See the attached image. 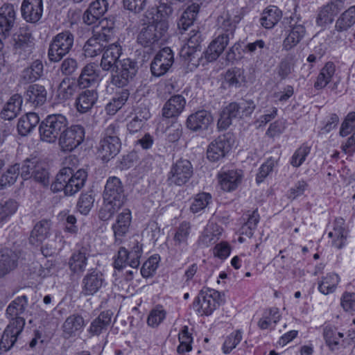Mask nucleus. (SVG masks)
<instances>
[{
	"instance_id": "1",
	"label": "nucleus",
	"mask_w": 355,
	"mask_h": 355,
	"mask_svg": "<svg viewBox=\"0 0 355 355\" xmlns=\"http://www.w3.org/2000/svg\"><path fill=\"white\" fill-rule=\"evenodd\" d=\"M87 177V173L83 169L73 173L71 168H63L52 182L51 189L54 193L64 191L66 196H73L85 185Z\"/></svg>"
},
{
	"instance_id": "2",
	"label": "nucleus",
	"mask_w": 355,
	"mask_h": 355,
	"mask_svg": "<svg viewBox=\"0 0 355 355\" xmlns=\"http://www.w3.org/2000/svg\"><path fill=\"white\" fill-rule=\"evenodd\" d=\"M168 24L164 19L153 21L142 28L137 36V42L144 47L153 49L166 39Z\"/></svg>"
},
{
	"instance_id": "3",
	"label": "nucleus",
	"mask_w": 355,
	"mask_h": 355,
	"mask_svg": "<svg viewBox=\"0 0 355 355\" xmlns=\"http://www.w3.org/2000/svg\"><path fill=\"white\" fill-rule=\"evenodd\" d=\"M68 120L61 114L49 115L40 125L39 132L42 141L53 144L68 127Z\"/></svg>"
},
{
	"instance_id": "4",
	"label": "nucleus",
	"mask_w": 355,
	"mask_h": 355,
	"mask_svg": "<svg viewBox=\"0 0 355 355\" xmlns=\"http://www.w3.org/2000/svg\"><path fill=\"white\" fill-rule=\"evenodd\" d=\"M224 302V295L219 291L211 288H204L195 299L193 306L201 315H210Z\"/></svg>"
},
{
	"instance_id": "5",
	"label": "nucleus",
	"mask_w": 355,
	"mask_h": 355,
	"mask_svg": "<svg viewBox=\"0 0 355 355\" xmlns=\"http://www.w3.org/2000/svg\"><path fill=\"white\" fill-rule=\"evenodd\" d=\"M74 36L69 31L57 34L50 43L48 58L51 62H57L62 59L71 50Z\"/></svg>"
},
{
	"instance_id": "6",
	"label": "nucleus",
	"mask_w": 355,
	"mask_h": 355,
	"mask_svg": "<svg viewBox=\"0 0 355 355\" xmlns=\"http://www.w3.org/2000/svg\"><path fill=\"white\" fill-rule=\"evenodd\" d=\"M193 174L191 163L186 159H180L173 163L167 174L170 185L182 186L187 184Z\"/></svg>"
},
{
	"instance_id": "7",
	"label": "nucleus",
	"mask_w": 355,
	"mask_h": 355,
	"mask_svg": "<svg viewBox=\"0 0 355 355\" xmlns=\"http://www.w3.org/2000/svg\"><path fill=\"white\" fill-rule=\"evenodd\" d=\"M85 129L80 125L67 128L58 138V144L62 151H72L82 144L85 138Z\"/></svg>"
},
{
	"instance_id": "8",
	"label": "nucleus",
	"mask_w": 355,
	"mask_h": 355,
	"mask_svg": "<svg viewBox=\"0 0 355 355\" xmlns=\"http://www.w3.org/2000/svg\"><path fill=\"white\" fill-rule=\"evenodd\" d=\"M105 202L114 203V206L121 207L125 200L124 187L121 180L112 176L106 181L103 192Z\"/></svg>"
},
{
	"instance_id": "9",
	"label": "nucleus",
	"mask_w": 355,
	"mask_h": 355,
	"mask_svg": "<svg viewBox=\"0 0 355 355\" xmlns=\"http://www.w3.org/2000/svg\"><path fill=\"white\" fill-rule=\"evenodd\" d=\"M24 318H17L10 320L5 329L0 340V349L8 351L17 341V337L22 332L25 325Z\"/></svg>"
},
{
	"instance_id": "10",
	"label": "nucleus",
	"mask_w": 355,
	"mask_h": 355,
	"mask_svg": "<svg viewBox=\"0 0 355 355\" xmlns=\"http://www.w3.org/2000/svg\"><path fill=\"white\" fill-rule=\"evenodd\" d=\"M137 71V62L129 59H124L120 62L116 73L112 75V83L118 87H123L128 85L133 78Z\"/></svg>"
},
{
	"instance_id": "11",
	"label": "nucleus",
	"mask_w": 355,
	"mask_h": 355,
	"mask_svg": "<svg viewBox=\"0 0 355 355\" xmlns=\"http://www.w3.org/2000/svg\"><path fill=\"white\" fill-rule=\"evenodd\" d=\"M191 232L189 222L183 221L175 228L173 237L175 255L180 257L188 250L189 239Z\"/></svg>"
},
{
	"instance_id": "12",
	"label": "nucleus",
	"mask_w": 355,
	"mask_h": 355,
	"mask_svg": "<svg viewBox=\"0 0 355 355\" xmlns=\"http://www.w3.org/2000/svg\"><path fill=\"white\" fill-rule=\"evenodd\" d=\"M174 56L172 50L165 47L160 50L155 55L150 64V70L155 76H161L165 74L172 66Z\"/></svg>"
},
{
	"instance_id": "13",
	"label": "nucleus",
	"mask_w": 355,
	"mask_h": 355,
	"mask_svg": "<svg viewBox=\"0 0 355 355\" xmlns=\"http://www.w3.org/2000/svg\"><path fill=\"white\" fill-rule=\"evenodd\" d=\"M219 185L225 191L231 192L236 190L243 178V172L240 169H223L218 173Z\"/></svg>"
},
{
	"instance_id": "14",
	"label": "nucleus",
	"mask_w": 355,
	"mask_h": 355,
	"mask_svg": "<svg viewBox=\"0 0 355 355\" xmlns=\"http://www.w3.org/2000/svg\"><path fill=\"white\" fill-rule=\"evenodd\" d=\"M241 17L234 10H225L218 18V29L221 31L220 36L228 37V40L234 35L236 24Z\"/></svg>"
},
{
	"instance_id": "15",
	"label": "nucleus",
	"mask_w": 355,
	"mask_h": 355,
	"mask_svg": "<svg viewBox=\"0 0 355 355\" xmlns=\"http://www.w3.org/2000/svg\"><path fill=\"white\" fill-rule=\"evenodd\" d=\"M345 8L343 0H334L324 5L318 11L316 23L320 26L331 24L342 10Z\"/></svg>"
},
{
	"instance_id": "16",
	"label": "nucleus",
	"mask_w": 355,
	"mask_h": 355,
	"mask_svg": "<svg viewBox=\"0 0 355 355\" xmlns=\"http://www.w3.org/2000/svg\"><path fill=\"white\" fill-rule=\"evenodd\" d=\"M230 148V142L226 136H219L208 146L207 157L211 162H217L224 157Z\"/></svg>"
},
{
	"instance_id": "17",
	"label": "nucleus",
	"mask_w": 355,
	"mask_h": 355,
	"mask_svg": "<svg viewBox=\"0 0 355 355\" xmlns=\"http://www.w3.org/2000/svg\"><path fill=\"white\" fill-rule=\"evenodd\" d=\"M16 17L14 5L6 3L0 8V37H7L12 28Z\"/></svg>"
},
{
	"instance_id": "18",
	"label": "nucleus",
	"mask_w": 355,
	"mask_h": 355,
	"mask_svg": "<svg viewBox=\"0 0 355 355\" xmlns=\"http://www.w3.org/2000/svg\"><path fill=\"white\" fill-rule=\"evenodd\" d=\"M105 284L103 275L97 270L87 273L82 280V292L85 295H93Z\"/></svg>"
},
{
	"instance_id": "19",
	"label": "nucleus",
	"mask_w": 355,
	"mask_h": 355,
	"mask_svg": "<svg viewBox=\"0 0 355 355\" xmlns=\"http://www.w3.org/2000/svg\"><path fill=\"white\" fill-rule=\"evenodd\" d=\"M132 215L131 211L126 209L120 213L112 225V228L114 232L115 243L119 245L122 243L123 238L130 230Z\"/></svg>"
},
{
	"instance_id": "20",
	"label": "nucleus",
	"mask_w": 355,
	"mask_h": 355,
	"mask_svg": "<svg viewBox=\"0 0 355 355\" xmlns=\"http://www.w3.org/2000/svg\"><path fill=\"white\" fill-rule=\"evenodd\" d=\"M33 46V39L30 32L21 29L13 36V49L15 53L26 57L29 55Z\"/></svg>"
},
{
	"instance_id": "21",
	"label": "nucleus",
	"mask_w": 355,
	"mask_h": 355,
	"mask_svg": "<svg viewBox=\"0 0 355 355\" xmlns=\"http://www.w3.org/2000/svg\"><path fill=\"white\" fill-rule=\"evenodd\" d=\"M108 3L106 0H96L92 2L85 11L83 20L87 25H93L98 21L107 12Z\"/></svg>"
},
{
	"instance_id": "22",
	"label": "nucleus",
	"mask_w": 355,
	"mask_h": 355,
	"mask_svg": "<svg viewBox=\"0 0 355 355\" xmlns=\"http://www.w3.org/2000/svg\"><path fill=\"white\" fill-rule=\"evenodd\" d=\"M21 10V15L26 21L35 23L42 16L43 1L42 0H24Z\"/></svg>"
},
{
	"instance_id": "23",
	"label": "nucleus",
	"mask_w": 355,
	"mask_h": 355,
	"mask_svg": "<svg viewBox=\"0 0 355 355\" xmlns=\"http://www.w3.org/2000/svg\"><path fill=\"white\" fill-rule=\"evenodd\" d=\"M186 100L180 94L172 96L162 107V116L166 119H176L183 112Z\"/></svg>"
},
{
	"instance_id": "24",
	"label": "nucleus",
	"mask_w": 355,
	"mask_h": 355,
	"mask_svg": "<svg viewBox=\"0 0 355 355\" xmlns=\"http://www.w3.org/2000/svg\"><path fill=\"white\" fill-rule=\"evenodd\" d=\"M85 326L83 317L78 313L69 315L62 324V329L64 336L69 338L82 332Z\"/></svg>"
},
{
	"instance_id": "25",
	"label": "nucleus",
	"mask_w": 355,
	"mask_h": 355,
	"mask_svg": "<svg viewBox=\"0 0 355 355\" xmlns=\"http://www.w3.org/2000/svg\"><path fill=\"white\" fill-rule=\"evenodd\" d=\"M98 98L96 89H86L80 92L75 101L76 110L80 114L88 112L94 107Z\"/></svg>"
},
{
	"instance_id": "26",
	"label": "nucleus",
	"mask_w": 355,
	"mask_h": 355,
	"mask_svg": "<svg viewBox=\"0 0 355 355\" xmlns=\"http://www.w3.org/2000/svg\"><path fill=\"white\" fill-rule=\"evenodd\" d=\"M18 259L19 255L15 251L7 248L0 249V278L17 267Z\"/></svg>"
},
{
	"instance_id": "27",
	"label": "nucleus",
	"mask_w": 355,
	"mask_h": 355,
	"mask_svg": "<svg viewBox=\"0 0 355 355\" xmlns=\"http://www.w3.org/2000/svg\"><path fill=\"white\" fill-rule=\"evenodd\" d=\"M223 229L221 226L209 223L199 237L198 243L202 247H209L215 244L221 237Z\"/></svg>"
},
{
	"instance_id": "28",
	"label": "nucleus",
	"mask_w": 355,
	"mask_h": 355,
	"mask_svg": "<svg viewBox=\"0 0 355 355\" xmlns=\"http://www.w3.org/2000/svg\"><path fill=\"white\" fill-rule=\"evenodd\" d=\"M120 148L119 139L112 141L101 139L98 147V155L103 162H108L119 153Z\"/></svg>"
},
{
	"instance_id": "29",
	"label": "nucleus",
	"mask_w": 355,
	"mask_h": 355,
	"mask_svg": "<svg viewBox=\"0 0 355 355\" xmlns=\"http://www.w3.org/2000/svg\"><path fill=\"white\" fill-rule=\"evenodd\" d=\"M211 122V115L203 110L189 115L187 120V125L190 130L197 131L207 129Z\"/></svg>"
},
{
	"instance_id": "30",
	"label": "nucleus",
	"mask_w": 355,
	"mask_h": 355,
	"mask_svg": "<svg viewBox=\"0 0 355 355\" xmlns=\"http://www.w3.org/2000/svg\"><path fill=\"white\" fill-rule=\"evenodd\" d=\"M355 25V5L350 6L337 18L333 34L347 32Z\"/></svg>"
},
{
	"instance_id": "31",
	"label": "nucleus",
	"mask_w": 355,
	"mask_h": 355,
	"mask_svg": "<svg viewBox=\"0 0 355 355\" xmlns=\"http://www.w3.org/2000/svg\"><path fill=\"white\" fill-rule=\"evenodd\" d=\"M112 313L110 311L101 312L99 315L93 320L87 329L91 336H99L105 332L112 322Z\"/></svg>"
},
{
	"instance_id": "32",
	"label": "nucleus",
	"mask_w": 355,
	"mask_h": 355,
	"mask_svg": "<svg viewBox=\"0 0 355 355\" xmlns=\"http://www.w3.org/2000/svg\"><path fill=\"white\" fill-rule=\"evenodd\" d=\"M241 118V110L236 103H231L225 107L218 121V128L220 130H226L236 119Z\"/></svg>"
},
{
	"instance_id": "33",
	"label": "nucleus",
	"mask_w": 355,
	"mask_h": 355,
	"mask_svg": "<svg viewBox=\"0 0 355 355\" xmlns=\"http://www.w3.org/2000/svg\"><path fill=\"white\" fill-rule=\"evenodd\" d=\"M78 86L76 79L70 77L64 78L58 87L57 98L62 101L71 99L77 92Z\"/></svg>"
},
{
	"instance_id": "34",
	"label": "nucleus",
	"mask_w": 355,
	"mask_h": 355,
	"mask_svg": "<svg viewBox=\"0 0 355 355\" xmlns=\"http://www.w3.org/2000/svg\"><path fill=\"white\" fill-rule=\"evenodd\" d=\"M98 79L97 66L94 63H89L82 69L77 81L80 87L87 88L95 85Z\"/></svg>"
},
{
	"instance_id": "35",
	"label": "nucleus",
	"mask_w": 355,
	"mask_h": 355,
	"mask_svg": "<svg viewBox=\"0 0 355 355\" xmlns=\"http://www.w3.org/2000/svg\"><path fill=\"white\" fill-rule=\"evenodd\" d=\"M306 33L305 28L302 24H295L291 26V30L283 41V49L289 51L302 40Z\"/></svg>"
},
{
	"instance_id": "36",
	"label": "nucleus",
	"mask_w": 355,
	"mask_h": 355,
	"mask_svg": "<svg viewBox=\"0 0 355 355\" xmlns=\"http://www.w3.org/2000/svg\"><path fill=\"white\" fill-rule=\"evenodd\" d=\"M45 87L38 84L30 85L26 92V101L34 107L43 105L46 101Z\"/></svg>"
},
{
	"instance_id": "37",
	"label": "nucleus",
	"mask_w": 355,
	"mask_h": 355,
	"mask_svg": "<svg viewBox=\"0 0 355 355\" xmlns=\"http://www.w3.org/2000/svg\"><path fill=\"white\" fill-rule=\"evenodd\" d=\"M228 37L218 35L209 45L205 53V57L209 62L216 60L223 52L225 48L228 44Z\"/></svg>"
},
{
	"instance_id": "38",
	"label": "nucleus",
	"mask_w": 355,
	"mask_h": 355,
	"mask_svg": "<svg viewBox=\"0 0 355 355\" xmlns=\"http://www.w3.org/2000/svg\"><path fill=\"white\" fill-rule=\"evenodd\" d=\"M50 226V221L47 220H42L36 223L31 233L30 243L35 245L42 243L49 234Z\"/></svg>"
},
{
	"instance_id": "39",
	"label": "nucleus",
	"mask_w": 355,
	"mask_h": 355,
	"mask_svg": "<svg viewBox=\"0 0 355 355\" xmlns=\"http://www.w3.org/2000/svg\"><path fill=\"white\" fill-rule=\"evenodd\" d=\"M28 305V299L25 295L18 297L12 301L8 306L6 315L8 318L15 320L17 318H23L20 316L22 314Z\"/></svg>"
},
{
	"instance_id": "40",
	"label": "nucleus",
	"mask_w": 355,
	"mask_h": 355,
	"mask_svg": "<svg viewBox=\"0 0 355 355\" xmlns=\"http://www.w3.org/2000/svg\"><path fill=\"white\" fill-rule=\"evenodd\" d=\"M282 11L275 6L266 8L260 19L263 27L267 29L273 28L282 18Z\"/></svg>"
},
{
	"instance_id": "41",
	"label": "nucleus",
	"mask_w": 355,
	"mask_h": 355,
	"mask_svg": "<svg viewBox=\"0 0 355 355\" xmlns=\"http://www.w3.org/2000/svg\"><path fill=\"white\" fill-rule=\"evenodd\" d=\"M336 72V66L332 62H327L321 69L316 81L314 83V87L316 89L324 88L331 80Z\"/></svg>"
},
{
	"instance_id": "42",
	"label": "nucleus",
	"mask_w": 355,
	"mask_h": 355,
	"mask_svg": "<svg viewBox=\"0 0 355 355\" xmlns=\"http://www.w3.org/2000/svg\"><path fill=\"white\" fill-rule=\"evenodd\" d=\"M40 121L38 115L35 112H28L22 116L17 123V130L21 136L30 133Z\"/></svg>"
},
{
	"instance_id": "43",
	"label": "nucleus",
	"mask_w": 355,
	"mask_h": 355,
	"mask_svg": "<svg viewBox=\"0 0 355 355\" xmlns=\"http://www.w3.org/2000/svg\"><path fill=\"white\" fill-rule=\"evenodd\" d=\"M225 81L229 87L239 88L245 85V70L239 67L229 69L225 75Z\"/></svg>"
},
{
	"instance_id": "44",
	"label": "nucleus",
	"mask_w": 355,
	"mask_h": 355,
	"mask_svg": "<svg viewBox=\"0 0 355 355\" xmlns=\"http://www.w3.org/2000/svg\"><path fill=\"white\" fill-rule=\"evenodd\" d=\"M130 93L128 89H122L115 94L105 106V112L109 115H114L126 103Z\"/></svg>"
},
{
	"instance_id": "45",
	"label": "nucleus",
	"mask_w": 355,
	"mask_h": 355,
	"mask_svg": "<svg viewBox=\"0 0 355 355\" xmlns=\"http://www.w3.org/2000/svg\"><path fill=\"white\" fill-rule=\"evenodd\" d=\"M244 217V218L246 219V222L241 228V234L248 238H251L254 234V230L257 229L260 216L257 209H255L253 211H248L245 214Z\"/></svg>"
},
{
	"instance_id": "46",
	"label": "nucleus",
	"mask_w": 355,
	"mask_h": 355,
	"mask_svg": "<svg viewBox=\"0 0 355 355\" xmlns=\"http://www.w3.org/2000/svg\"><path fill=\"white\" fill-rule=\"evenodd\" d=\"M21 96L16 94L10 97L1 112V116L5 120H11L16 117L21 105Z\"/></svg>"
},
{
	"instance_id": "47",
	"label": "nucleus",
	"mask_w": 355,
	"mask_h": 355,
	"mask_svg": "<svg viewBox=\"0 0 355 355\" xmlns=\"http://www.w3.org/2000/svg\"><path fill=\"white\" fill-rule=\"evenodd\" d=\"M340 281L338 275L331 272L323 277L318 283V290L324 295H329L335 292Z\"/></svg>"
},
{
	"instance_id": "48",
	"label": "nucleus",
	"mask_w": 355,
	"mask_h": 355,
	"mask_svg": "<svg viewBox=\"0 0 355 355\" xmlns=\"http://www.w3.org/2000/svg\"><path fill=\"white\" fill-rule=\"evenodd\" d=\"M87 265V257L85 252H76L69 260V267L71 271L74 274H81L86 268Z\"/></svg>"
},
{
	"instance_id": "49",
	"label": "nucleus",
	"mask_w": 355,
	"mask_h": 355,
	"mask_svg": "<svg viewBox=\"0 0 355 355\" xmlns=\"http://www.w3.org/2000/svg\"><path fill=\"white\" fill-rule=\"evenodd\" d=\"M198 12L199 5L194 3L189 6L183 12L179 19V21L178 23L179 28H181L184 31L187 30L188 28L193 24Z\"/></svg>"
},
{
	"instance_id": "50",
	"label": "nucleus",
	"mask_w": 355,
	"mask_h": 355,
	"mask_svg": "<svg viewBox=\"0 0 355 355\" xmlns=\"http://www.w3.org/2000/svg\"><path fill=\"white\" fill-rule=\"evenodd\" d=\"M280 314L277 308H271L263 312V316L258 322V327L262 329H267L275 326L280 319Z\"/></svg>"
},
{
	"instance_id": "51",
	"label": "nucleus",
	"mask_w": 355,
	"mask_h": 355,
	"mask_svg": "<svg viewBox=\"0 0 355 355\" xmlns=\"http://www.w3.org/2000/svg\"><path fill=\"white\" fill-rule=\"evenodd\" d=\"M17 209L18 203L12 199L0 203V227L10 220Z\"/></svg>"
},
{
	"instance_id": "52",
	"label": "nucleus",
	"mask_w": 355,
	"mask_h": 355,
	"mask_svg": "<svg viewBox=\"0 0 355 355\" xmlns=\"http://www.w3.org/2000/svg\"><path fill=\"white\" fill-rule=\"evenodd\" d=\"M102 42H103L94 34L93 37L89 38L83 46L85 56L94 58L99 55L105 48Z\"/></svg>"
},
{
	"instance_id": "53",
	"label": "nucleus",
	"mask_w": 355,
	"mask_h": 355,
	"mask_svg": "<svg viewBox=\"0 0 355 355\" xmlns=\"http://www.w3.org/2000/svg\"><path fill=\"white\" fill-rule=\"evenodd\" d=\"M295 56L288 54L277 66V74L281 79L286 78L293 71L295 65Z\"/></svg>"
},
{
	"instance_id": "54",
	"label": "nucleus",
	"mask_w": 355,
	"mask_h": 355,
	"mask_svg": "<svg viewBox=\"0 0 355 355\" xmlns=\"http://www.w3.org/2000/svg\"><path fill=\"white\" fill-rule=\"evenodd\" d=\"M167 312L162 305H156L149 313L147 324L153 328L157 327L166 319Z\"/></svg>"
},
{
	"instance_id": "55",
	"label": "nucleus",
	"mask_w": 355,
	"mask_h": 355,
	"mask_svg": "<svg viewBox=\"0 0 355 355\" xmlns=\"http://www.w3.org/2000/svg\"><path fill=\"white\" fill-rule=\"evenodd\" d=\"M43 73L42 62L38 60L34 61L32 64L24 69L22 78L25 81L33 82L39 79Z\"/></svg>"
},
{
	"instance_id": "56",
	"label": "nucleus",
	"mask_w": 355,
	"mask_h": 355,
	"mask_svg": "<svg viewBox=\"0 0 355 355\" xmlns=\"http://www.w3.org/2000/svg\"><path fill=\"white\" fill-rule=\"evenodd\" d=\"M324 338L327 345L331 350L338 348L340 343L343 338V334L338 332L336 329L330 327H326L323 332Z\"/></svg>"
},
{
	"instance_id": "57",
	"label": "nucleus",
	"mask_w": 355,
	"mask_h": 355,
	"mask_svg": "<svg viewBox=\"0 0 355 355\" xmlns=\"http://www.w3.org/2000/svg\"><path fill=\"white\" fill-rule=\"evenodd\" d=\"M180 345L178 347L177 352L179 354L189 352L192 350L191 343L193 338L189 332V327L184 326L178 334Z\"/></svg>"
},
{
	"instance_id": "58",
	"label": "nucleus",
	"mask_w": 355,
	"mask_h": 355,
	"mask_svg": "<svg viewBox=\"0 0 355 355\" xmlns=\"http://www.w3.org/2000/svg\"><path fill=\"white\" fill-rule=\"evenodd\" d=\"M328 236L331 238V245L340 249L345 245L347 234L345 228L341 225H336L328 233Z\"/></svg>"
},
{
	"instance_id": "59",
	"label": "nucleus",
	"mask_w": 355,
	"mask_h": 355,
	"mask_svg": "<svg viewBox=\"0 0 355 355\" xmlns=\"http://www.w3.org/2000/svg\"><path fill=\"white\" fill-rule=\"evenodd\" d=\"M211 201V196L208 193H200L197 194L190 206V210L193 214L204 210Z\"/></svg>"
},
{
	"instance_id": "60",
	"label": "nucleus",
	"mask_w": 355,
	"mask_h": 355,
	"mask_svg": "<svg viewBox=\"0 0 355 355\" xmlns=\"http://www.w3.org/2000/svg\"><path fill=\"white\" fill-rule=\"evenodd\" d=\"M19 174V165L15 164L11 166L8 168L6 172H5L1 179H0V186L1 189H3L6 187H9L13 184Z\"/></svg>"
},
{
	"instance_id": "61",
	"label": "nucleus",
	"mask_w": 355,
	"mask_h": 355,
	"mask_svg": "<svg viewBox=\"0 0 355 355\" xmlns=\"http://www.w3.org/2000/svg\"><path fill=\"white\" fill-rule=\"evenodd\" d=\"M278 165V159L270 157L268 158L259 169V173L256 177V182L260 184L263 180L274 170Z\"/></svg>"
},
{
	"instance_id": "62",
	"label": "nucleus",
	"mask_w": 355,
	"mask_h": 355,
	"mask_svg": "<svg viewBox=\"0 0 355 355\" xmlns=\"http://www.w3.org/2000/svg\"><path fill=\"white\" fill-rule=\"evenodd\" d=\"M172 3L168 0H160L159 5L156 9L155 17H153V21H159L167 19L173 14Z\"/></svg>"
},
{
	"instance_id": "63",
	"label": "nucleus",
	"mask_w": 355,
	"mask_h": 355,
	"mask_svg": "<svg viewBox=\"0 0 355 355\" xmlns=\"http://www.w3.org/2000/svg\"><path fill=\"white\" fill-rule=\"evenodd\" d=\"M243 338V331L241 330H236L230 334L225 340L223 345V351L225 354H229L233 349H234L241 341Z\"/></svg>"
},
{
	"instance_id": "64",
	"label": "nucleus",
	"mask_w": 355,
	"mask_h": 355,
	"mask_svg": "<svg viewBox=\"0 0 355 355\" xmlns=\"http://www.w3.org/2000/svg\"><path fill=\"white\" fill-rule=\"evenodd\" d=\"M310 147L303 144L299 147L292 155L290 164L295 168L300 167L306 160L307 155L310 153Z\"/></svg>"
}]
</instances>
